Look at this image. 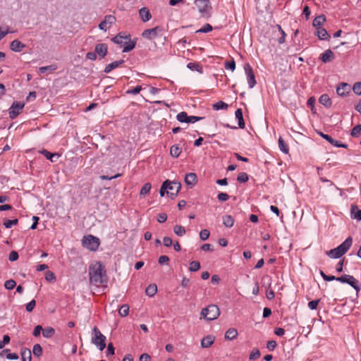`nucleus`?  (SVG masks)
<instances>
[{
	"mask_svg": "<svg viewBox=\"0 0 361 361\" xmlns=\"http://www.w3.org/2000/svg\"><path fill=\"white\" fill-rule=\"evenodd\" d=\"M181 152L182 149L179 147L177 145H172L170 149V154L171 157L174 158L178 157Z\"/></svg>",
	"mask_w": 361,
	"mask_h": 361,
	"instance_id": "32",
	"label": "nucleus"
},
{
	"mask_svg": "<svg viewBox=\"0 0 361 361\" xmlns=\"http://www.w3.org/2000/svg\"><path fill=\"white\" fill-rule=\"evenodd\" d=\"M33 355L36 357H39L42 353V348L39 344H35L32 348Z\"/></svg>",
	"mask_w": 361,
	"mask_h": 361,
	"instance_id": "46",
	"label": "nucleus"
},
{
	"mask_svg": "<svg viewBox=\"0 0 361 361\" xmlns=\"http://www.w3.org/2000/svg\"><path fill=\"white\" fill-rule=\"evenodd\" d=\"M139 15L143 22H147L152 18L149 10L147 7H142L139 10Z\"/></svg>",
	"mask_w": 361,
	"mask_h": 361,
	"instance_id": "16",
	"label": "nucleus"
},
{
	"mask_svg": "<svg viewBox=\"0 0 361 361\" xmlns=\"http://www.w3.org/2000/svg\"><path fill=\"white\" fill-rule=\"evenodd\" d=\"M200 263L198 261H192L190 263L189 270L190 271L195 272L200 269Z\"/></svg>",
	"mask_w": 361,
	"mask_h": 361,
	"instance_id": "40",
	"label": "nucleus"
},
{
	"mask_svg": "<svg viewBox=\"0 0 361 361\" xmlns=\"http://www.w3.org/2000/svg\"><path fill=\"white\" fill-rule=\"evenodd\" d=\"M219 314V308L216 305H209L203 308L201 312V315L208 321L216 319Z\"/></svg>",
	"mask_w": 361,
	"mask_h": 361,
	"instance_id": "3",
	"label": "nucleus"
},
{
	"mask_svg": "<svg viewBox=\"0 0 361 361\" xmlns=\"http://www.w3.org/2000/svg\"><path fill=\"white\" fill-rule=\"evenodd\" d=\"M36 302L35 300H32L26 305V310L29 312H32L35 308Z\"/></svg>",
	"mask_w": 361,
	"mask_h": 361,
	"instance_id": "60",
	"label": "nucleus"
},
{
	"mask_svg": "<svg viewBox=\"0 0 361 361\" xmlns=\"http://www.w3.org/2000/svg\"><path fill=\"white\" fill-rule=\"evenodd\" d=\"M108 281L109 277L104 264L101 262H97L92 267V284L97 287L106 288Z\"/></svg>",
	"mask_w": 361,
	"mask_h": 361,
	"instance_id": "1",
	"label": "nucleus"
},
{
	"mask_svg": "<svg viewBox=\"0 0 361 361\" xmlns=\"http://www.w3.org/2000/svg\"><path fill=\"white\" fill-rule=\"evenodd\" d=\"M106 353V356L114 355L115 348L111 343L108 345Z\"/></svg>",
	"mask_w": 361,
	"mask_h": 361,
	"instance_id": "62",
	"label": "nucleus"
},
{
	"mask_svg": "<svg viewBox=\"0 0 361 361\" xmlns=\"http://www.w3.org/2000/svg\"><path fill=\"white\" fill-rule=\"evenodd\" d=\"M352 243L353 238L350 236H349L337 247L327 251L326 255L330 258H340L350 249V247L352 245Z\"/></svg>",
	"mask_w": 361,
	"mask_h": 361,
	"instance_id": "2",
	"label": "nucleus"
},
{
	"mask_svg": "<svg viewBox=\"0 0 361 361\" xmlns=\"http://www.w3.org/2000/svg\"><path fill=\"white\" fill-rule=\"evenodd\" d=\"M24 107V104L19 102H15L12 104L11 108L9 109V116L11 118H16L20 112L22 111V109Z\"/></svg>",
	"mask_w": 361,
	"mask_h": 361,
	"instance_id": "10",
	"label": "nucleus"
},
{
	"mask_svg": "<svg viewBox=\"0 0 361 361\" xmlns=\"http://www.w3.org/2000/svg\"><path fill=\"white\" fill-rule=\"evenodd\" d=\"M54 329L52 327H46L42 330V334L44 338H51L54 334Z\"/></svg>",
	"mask_w": 361,
	"mask_h": 361,
	"instance_id": "39",
	"label": "nucleus"
},
{
	"mask_svg": "<svg viewBox=\"0 0 361 361\" xmlns=\"http://www.w3.org/2000/svg\"><path fill=\"white\" fill-rule=\"evenodd\" d=\"M108 52V46L105 43L97 44L94 47V51L92 52V61L95 60L97 57L100 59H104Z\"/></svg>",
	"mask_w": 361,
	"mask_h": 361,
	"instance_id": "7",
	"label": "nucleus"
},
{
	"mask_svg": "<svg viewBox=\"0 0 361 361\" xmlns=\"http://www.w3.org/2000/svg\"><path fill=\"white\" fill-rule=\"evenodd\" d=\"M235 116L238 121V127L240 128L243 129L245 128V124L243 119V110L241 109H238L235 112Z\"/></svg>",
	"mask_w": 361,
	"mask_h": 361,
	"instance_id": "21",
	"label": "nucleus"
},
{
	"mask_svg": "<svg viewBox=\"0 0 361 361\" xmlns=\"http://www.w3.org/2000/svg\"><path fill=\"white\" fill-rule=\"evenodd\" d=\"M228 106V104L223 101H219L213 104V109L214 110L226 109Z\"/></svg>",
	"mask_w": 361,
	"mask_h": 361,
	"instance_id": "41",
	"label": "nucleus"
},
{
	"mask_svg": "<svg viewBox=\"0 0 361 361\" xmlns=\"http://www.w3.org/2000/svg\"><path fill=\"white\" fill-rule=\"evenodd\" d=\"M248 179V175L245 172L239 173L237 177V180L240 183H246Z\"/></svg>",
	"mask_w": 361,
	"mask_h": 361,
	"instance_id": "48",
	"label": "nucleus"
},
{
	"mask_svg": "<svg viewBox=\"0 0 361 361\" xmlns=\"http://www.w3.org/2000/svg\"><path fill=\"white\" fill-rule=\"evenodd\" d=\"M169 180H166L162 183L161 187L160 188V191H159L160 195L161 197H164L165 193H166L167 187L169 186Z\"/></svg>",
	"mask_w": 361,
	"mask_h": 361,
	"instance_id": "50",
	"label": "nucleus"
},
{
	"mask_svg": "<svg viewBox=\"0 0 361 361\" xmlns=\"http://www.w3.org/2000/svg\"><path fill=\"white\" fill-rule=\"evenodd\" d=\"M319 301H320V300H314L310 301L307 305L308 307L312 310H316L317 308Z\"/></svg>",
	"mask_w": 361,
	"mask_h": 361,
	"instance_id": "59",
	"label": "nucleus"
},
{
	"mask_svg": "<svg viewBox=\"0 0 361 361\" xmlns=\"http://www.w3.org/2000/svg\"><path fill=\"white\" fill-rule=\"evenodd\" d=\"M277 346V343L275 341H269L267 343V348L269 350H274Z\"/></svg>",
	"mask_w": 361,
	"mask_h": 361,
	"instance_id": "64",
	"label": "nucleus"
},
{
	"mask_svg": "<svg viewBox=\"0 0 361 361\" xmlns=\"http://www.w3.org/2000/svg\"><path fill=\"white\" fill-rule=\"evenodd\" d=\"M353 90L357 95H361V82H357L353 85Z\"/></svg>",
	"mask_w": 361,
	"mask_h": 361,
	"instance_id": "55",
	"label": "nucleus"
},
{
	"mask_svg": "<svg viewBox=\"0 0 361 361\" xmlns=\"http://www.w3.org/2000/svg\"><path fill=\"white\" fill-rule=\"evenodd\" d=\"M217 198L221 202H225L229 199V195L224 192H220L218 194Z\"/></svg>",
	"mask_w": 361,
	"mask_h": 361,
	"instance_id": "61",
	"label": "nucleus"
},
{
	"mask_svg": "<svg viewBox=\"0 0 361 361\" xmlns=\"http://www.w3.org/2000/svg\"><path fill=\"white\" fill-rule=\"evenodd\" d=\"M181 188V184L179 182L170 181L167 187L166 194L172 199L177 196L179 190Z\"/></svg>",
	"mask_w": 361,
	"mask_h": 361,
	"instance_id": "9",
	"label": "nucleus"
},
{
	"mask_svg": "<svg viewBox=\"0 0 361 361\" xmlns=\"http://www.w3.org/2000/svg\"><path fill=\"white\" fill-rule=\"evenodd\" d=\"M10 336L8 335H4L3 340L0 341V349H3L4 346L10 342Z\"/></svg>",
	"mask_w": 361,
	"mask_h": 361,
	"instance_id": "58",
	"label": "nucleus"
},
{
	"mask_svg": "<svg viewBox=\"0 0 361 361\" xmlns=\"http://www.w3.org/2000/svg\"><path fill=\"white\" fill-rule=\"evenodd\" d=\"M188 114L185 111H181L176 116V119L181 123H187L188 121Z\"/></svg>",
	"mask_w": 361,
	"mask_h": 361,
	"instance_id": "38",
	"label": "nucleus"
},
{
	"mask_svg": "<svg viewBox=\"0 0 361 361\" xmlns=\"http://www.w3.org/2000/svg\"><path fill=\"white\" fill-rule=\"evenodd\" d=\"M16 286V283L13 279H9V280L6 281V282L4 283V287L7 290H12L13 288H15Z\"/></svg>",
	"mask_w": 361,
	"mask_h": 361,
	"instance_id": "49",
	"label": "nucleus"
},
{
	"mask_svg": "<svg viewBox=\"0 0 361 361\" xmlns=\"http://www.w3.org/2000/svg\"><path fill=\"white\" fill-rule=\"evenodd\" d=\"M124 63V61L123 59L114 61L108 65L106 66L104 68V73H109L114 68L118 67L120 65L123 64Z\"/></svg>",
	"mask_w": 361,
	"mask_h": 361,
	"instance_id": "23",
	"label": "nucleus"
},
{
	"mask_svg": "<svg viewBox=\"0 0 361 361\" xmlns=\"http://www.w3.org/2000/svg\"><path fill=\"white\" fill-rule=\"evenodd\" d=\"M45 279L49 282H54L56 281V276L52 271H47L45 274Z\"/></svg>",
	"mask_w": 361,
	"mask_h": 361,
	"instance_id": "57",
	"label": "nucleus"
},
{
	"mask_svg": "<svg viewBox=\"0 0 361 361\" xmlns=\"http://www.w3.org/2000/svg\"><path fill=\"white\" fill-rule=\"evenodd\" d=\"M157 292V286L154 283L149 284L145 289V293L149 297L154 296Z\"/></svg>",
	"mask_w": 361,
	"mask_h": 361,
	"instance_id": "28",
	"label": "nucleus"
},
{
	"mask_svg": "<svg viewBox=\"0 0 361 361\" xmlns=\"http://www.w3.org/2000/svg\"><path fill=\"white\" fill-rule=\"evenodd\" d=\"M18 219H12V220H10V219H8L6 221H5L4 222V226L6 228H11L12 226L16 225L18 224Z\"/></svg>",
	"mask_w": 361,
	"mask_h": 361,
	"instance_id": "51",
	"label": "nucleus"
},
{
	"mask_svg": "<svg viewBox=\"0 0 361 361\" xmlns=\"http://www.w3.org/2000/svg\"><path fill=\"white\" fill-rule=\"evenodd\" d=\"M124 39H128L130 40V35H121V33L118 34L116 36H115L114 37H113L111 39V40L115 43V44H123L124 42Z\"/></svg>",
	"mask_w": 361,
	"mask_h": 361,
	"instance_id": "27",
	"label": "nucleus"
},
{
	"mask_svg": "<svg viewBox=\"0 0 361 361\" xmlns=\"http://www.w3.org/2000/svg\"><path fill=\"white\" fill-rule=\"evenodd\" d=\"M152 185L149 183H146L144 184V185L142 187L140 194V195H145L148 194L151 190Z\"/></svg>",
	"mask_w": 361,
	"mask_h": 361,
	"instance_id": "44",
	"label": "nucleus"
},
{
	"mask_svg": "<svg viewBox=\"0 0 361 361\" xmlns=\"http://www.w3.org/2000/svg\"><path fill=\"white\" fill-rule=\"evenodd\" d=\"M124 44L125 46L123 49V52H128L135 48L136 42L130 39L128 42H125Z\"/></svg>",
	"mask_w": 361,
	"mask_h": 361,
	"instance_id": "34",
	"label": "nucleus"
},
{
	"mask_svg": "<svg viewBox=\"0 0 361 361\" xmlns=\"http://www.w3.org/2000/svg\"><path fill=\"white\" fill-rule=\"evenodd\" d=\"M238 331L236 329L231 328L228 329L225 334V339L226 340H233L235 339L238 336Z\"/></svg>",
	"mask_w": 361,
	"mask_h": 361,
	"instance_id": "25",
	"label": "nucleus"
},
{
	"mask_svg": "<svg viewBox=\"0 0 361 361\" xmlns=\"http://www.w3.org/2000/svg\"><path fill=\"white\" fill-rule=\"evenodd\" d=\"M210 235L209 231L207 229H203L200 233V238L202 240H206L209 238Z\"/></svg>",
	"mask_w": 361,
	"mask_h": 361,
	"instance_id": "54",
	"label": "nucleus"
},
{
	"mask_svg": "<svg viewBox=\"0 0 361 361\" xmlns=\"http://www.w3.org/2000/svg\"><path fill=\"white\" fill-rule=\"evenodd\" d=\"M141 90H142V87L141 86H136L135 88H133L132 90H128L126 92V93L129 94H137L140 93Z\"/></svg>",
	"mask_w": 361,
	"mask_h": 361,
	"instance_id": "63",
	"label": "nucleus"
},
{
	"mask_svg": "<svg viewBox=\"0 0 361 361\" xmlns=\"http://www.w3.org/2000/svg\"><path fill=\"white\" fill-rule=\"evenodd\" d=\"M319 102L320 104H322V105H324L326 108H329L332 105L331 99L329 97V95L326 94H322L319 97Z\"/></svg>",
	"mask_w": 361,
	"mask_h": 361,
	"instance_id": "24",
	"label": "nucleus"
},
{
	"mask_svg": "<svg viewBox=\"0 0 361 361\" xmlns=\"http://www.w3.org/2000/svg\"><path fill=\"white\" fill-rule=\"evenodd\" d=\"M315 35L321 40H328L330 38V35L326 30L322 27L316 28Z\"/></svg>",
	"mask_w": 361,
	"mask_h": 361,
	"instance_id": "17",
	"label": "nucleus"
},
{
	"mask_svg": "<svg viewBox=\"0 0 361 361\" xmlns=\"http://www.w3.org/2000/svg\"><path fill=\"white\" fill-rule=\"evenodd\" d=\"M195 4L200 12L201 17L209 18L211 16L212 6L209 0H195Z\"/></svg>",
	"mask_w": 361,
	"mask_h": 361,
	"instance_id": "4",
	"label": "nucleus"
},
{
	"mask_svg": "<svg viewBox=\"0 0 361 361\" xmlns=\"http://www.w3.org/2000/svg\"><path fill=\"white\" fill-rule=\"evenodd\" d=\"M212 29H213L212 26L210 24L206 23L202 28L197 30L195 32L196 33H207V32L212 31Z\"/></svg>",
	"mask_w": 361,
	"mask_h": 361,
	"instance_id": "47",
	"label": "nucleus"
},
{
	"mask_svg": "<svg viewBox=\"0 0 361 361\" xmlns=\"http://www.w3.org/2000/svg\"><path fill=\"white\" fill-rule=\"evenodd\" d=\"M260 357V352L257 348L253 349L250 355V360H256Z\"/></svg>",
	"mask_w": 361,
	"mask_h": 361,
	"instance_id": "52",
	"label": "nucleus"
},
{
	"mask_svg": "<svg viewBox=\"0 0 361 361\" xmlns=\"http://www.w3.org/2000/svg\"><path fill=\"white\" fill-rule=\"evenodd\" d=\"M361 133V124L356 125L351 130L350 135L352 137H357Z\"/></svg>",
	"mask_w": 361,
	"mask_h": 361,
	"instance_id": "42",
	"label": "nucleus"
},
{
	"mask_svg": "<svg viewBox=\"0 0 361 361\" xmlns=\"http://www.w3.org/2000/svg\"><path fill=\"white\" fill-rule=\"evenodd\" d=\"M336 281L342 283H348L351 287H353L357 292L360 291L361 289L359 281L351 275H342L341 276H338V279H336Z\"/></svg>",
	"mask_w": 361,
	"mask_h": 361,
	"instance_id": "5",
	"label": "nucleus"
},
{
	"mask_svg": "<svg viewBox=\"0 0 361 361\" xmlns=\"http://www.w3.org/2000/svg\"><path fill=\"white\" fill-rule=\"evenodd\" d=\"M350 214L353 219L361 220V209H360L357 205H351Z\"/></svg>",
	"mask_w": 361,
	"mask_h": 361,
	"instance_id": "22",
	"label": "nucleus"
},
{
	"mask_svg": "<svg viewBox=\"0 0 361 361\" xmlns=\"http://www.w3.org/2000/svg\"><path fill=\"white\" fill-rule=\"evenodd\" d=\"M187 68L191 71H196L198 73H202V67L197 62H190L187 64Z\"/></svg>",
	"mask_w": 361,
	"mask_h": 361,
	"instance_id": "29",
	"label": "nucleus"
},
{
	"mask_svg": "<svg viewBox=\"0 0 361 361\" xmlns=\"http://www.w3.org/2000/svg\"><path fill=\"white\" fill-rule=\"evenodd\" d=\"M214 336L212 335L207 336L202 339L201 346L202 348H209L214 343Z\"/></svg>",
	"mask_w": 361,
	"mask_h": 361,
	"instance_id": "20",
	"label": "nucleus"
},
{
	"mask_svg": "<svg viewBox=\"0 0 361 361\" xmlns=\"http://www.w3.org/2000/svg\"><path fill=\"white\" fill-rule=\"evenodd\" d=\"M25 47V45L19 40L15 39L11 42L10 48L12 51L20 52Z\"/></svg>",
	"mask_w": 361,
	"mask_h": 361,
	"instance_id": "18",
	"label": "nucleus"
},
{
	"mask_svg": "<svg viewBox=\"0 0 361 361\" xmlns=\"http://www.w3.org/2000/svg\"><path fill=\"white\" fill-rule=\"evenodd\" d=\"M223 224L227 228H231L234 224V219L231 215L223 216Z\"/></svg>",
	"mask_w": 361,
	"mask_h": 361,
	"instance_id": "30",
	"label": "nucleus"
},
{
	"mask_svg": "<svg viewBox=\"0 0 361 361\" xmlns=\"http://www.w3.org/2000/svg\"><path fill=\"white\" fill-rule=\"evenodd\" d=\"M326 21V16L324 15H320L317 16L312 22V25L315 27H321V25Z\"/></svg>",
	"mask_w": 361,
	"mask_h": 361,
	"instance_id": "26",
	"label": "nucleus"
},
{
	"mask_svg": "<svg viewBox=\"0 0 361 361\" xmlns=\"http://www.w3.org/2000/svg\"><path fill=\"white\" fill-rule=\"evenodd\" d=\"M104 20L109 25H111L112 24L115 23L116 18L113 15H107L104 17Z\"/></svg>",
	"mask_w": 361,
	"mask_h": 361,
	"instance_id": "56",
	"label": "nucleus"
},
{
	"mask_svg": "<svg viewBox=\"0 0 361 361\" xmlns=\"http://www.w3.org/2000/svg\"><path fill=\"white\" fill-rule=\"evenodd\" d=\"M275 28H276L279 31V32L281 33V36L280 37H279L278 39V42L279 44H283L285 42V39H286V32L283 30L281 26L280 25H276L275 26Z\"/></svg>",
	"mask_w": 361,
	"mask_h": 361,
	"instance_id": "37",
	"label": "nucleus"
},
{
	"mask_svg": "<svg viewBox=\"0 0 361 361\" xmlns=\"http://www.w3.org/2000/svg\"><path fill=\"white\" fill-rule=\"evenodd\" d=\"M334 54L331 49H326L320 56V59L323 63H328L334 59Z\"/></svg>",
	"mask_w": 361,
	"mask_h": 361,
	"instance_id": "15",
	"label": "nucleus"
},
{
	"mask_svg": "<svg viewBox=\"0 0 361 361\" xmlns=\"http://www.w3.org/2000/svg\"><path fill=\"white\" fill-rule=\"evenodd\" d=\"M99 238L92 235V252L97 251L99 247Z\"/></svg>",
	"mask_w": 361,
	"mask_h": 361,
	"instance_id": "36",
	"label": "nucleus"
},
{
	"mask_svg": "<svg viewBox=\"0 0 361 361\" xmlns=\"http://www.w3.org/2000/svg\"><path fill=\"white\" fill-rule=\"evenodd\" d=\"M128 313H129V306L126 304L121 305L118 310L119 315L121 317H126L128 314Z\"/></svg>",
	"mask_w": 361,
	"mask_h": 361,
	"instance_id": "43",
	"label": "nucleus"
},
{
	"mask_svg": "<svg viewBox=\"0 0 361 361\" xmlns=\"http://www.w3.org/2000/svg\"><path fill=\"white\" fill-rule=\"evenodd\" d=\"M22 361H31L32 355L30 350L25 348L21 351Z\"/></svg>",
	"mask_w": 361,
	"mask_h": 361,
	"instance_id": "33",
	"label": "nucleus"
},
{
	"mask_svg": "<svg viewBox=\"0 0 361 361\" xmlns=\"http://www.w3.org/2000/svg\"><path fill=\"white\" fill-rule=\"evenodd\" d=\"M225 68L228 70H231L233 71L235 68V62L233 59L231 61H228L225 63Z\"/></svg>",
	"mask_w": 361,
	"mask_h": 361,
	"instance_id": "53",
	"label": "nucleus"
},
{
	"mask_svg": "<svg viewBox=\"0 0 361 361\" xmlns=\"http://www.w3.org/2000/svg\"><path fill=\"white\" fill-rule=\"evenodd\" d=\"M56 65H50V66H42V67H40L39 68V71L41 73H44L45 72L47 71H54L56 69Z\"/></svg>",
	"mask_w": 361,
	"mask_h": 361,
	"instance_id": "45",
	"label": "nucleus"
},
{
	"mask_svg": "<svg viewBox=\"0 0 361 361\" xmlns=\"http://www.w3.org/2000/svg\"><path fill=\"white\" fill-rule=\"evenodd\" d=\"M279 147L280 150L284 154H288L289 153V148L288 145L281 137H280L279 139Z\"/></svg>",
	"mask_w": 361,
	"mask_h": 361,
	"instance_id": "31",
	"label": "nucleus"
},
{
	"mask_svg": "<svg viewBox=\"0 0 361 361\" xmlns=\"http://www.w3.org/2000/svg\"><path fill=\"white\" fill-rule=\"evenodd\" d=\"M163 27L161 26H156L152 29H147L143 31L142 36L143 38L148 40L154 39L158 36H161L163 34Z\"/></svg>",
	"mask_w": 361,
	"mask_h": 361,
	"instance_id": "6",
	"label": "nucleus"
},
{
	"mask_svg": "<svg viewBox=\"0 0 361 361\" xmlns=\"http://www.w3.org/2000/svg\"><path fill=\"white\" fill-rule=\"evenodd\" d=\"M39 153L43 154L47 159L50 160L51 162H54L59 157V154L57 153H51L46 149H42L39 151Z\"/></svg>",
	"mask_w": 361,
	"mask_h": 361,
	"instance_id": "19",
	"label": "nucleus"
},
{
	"mask_svg": "<svg viewBox=\"0 0 361 361\" xmlns=\"http://www.w3.org/2000/svg\"><path fill=\"white\" fill-rule=\"evenodd\" d=\"M173 232L178 236H183L185 234V228L180 225H175L173 227Z\"/></svg>",
	"mask_w": 361,
	"mask_h": 361,
	"instance_id": "35",
	"label": "nucleus"
},
{
	"mask_svg": "<svg viewBox=\"0 0 361 361\" xmlns=\"http://www.w3.org/2000/svg\"><path fill=\"white\" fill-rule=\"evenodd\" d=\"M350 90V85L345 82H342L336 88V92L339 96H346Z\"/></svg>",
	"mask_w": 361,
	"mask_h": 361,
	"instance_id": "13",
	"label": "nucleus"
},
{
	"mask_svg": "<svg viewBox=\"0 0 361 361\" xmlns=\"http://www.w3.org/2000/svg\"><path fill=\"white\" fill-rule=\"evenodd\" d=\"M318 134L324 140H327L332 145L337 147L347 148L348 145L346 144L341 143L339 141L334 140L330 135L327 134H324L322 132L318 133Z\"/></svg>",
	"mask_w": 361,
	"mask_h": 361,
	"instance_id": "12",
	"label": "nucleus"
},
{
	"mask_svg": "<svg viewBox=\"0 0 361 361\" xmlns=\"http://www.w3.org/2000/svg\"><path fill=\"white\" fill-rule=\"evenodd\" d=\"M197 182V175L195 173H188L185 174V183L186 185L192 188Z\"/></svg>",
	"mask_w": 361,
	"mask_h": 361,
	"instance_id": "14",
	"label": "nucleus"
},
{
	"mask_svg": "<svg viewBox=\"0 0 361 361\" xmlns=\"http://www.w3.org/2000/svg\"><path fill=\"white\" fill-rule=\"evenodd\" d=\"M244 70H245V74L247 75V80L249 87L253 88L254 86L257 83L254 71H253L252 66L249 63H245L244 65Z\"/></svg>",
	"mask_w": 361,
	"mask_h": 361,
	"instance_id": "8",
	"label": "nucleus"
},
{
	"mask_svg": "<svg viewBox=\"0 0 361 361\" xmlns=\"http://www.w3.org/2000/svg\"><path fill=\"white\" fill-rule=\"evenodd\" d=\"M106 336L102 334L94 336L92 338V343H94L100 350H103L106 348Z\"/></svg>",
	"mask_w": 361,
	"mask_h": 361,
	"instance_id": "11",
	"label": "nucleus"
}]
</instances>
